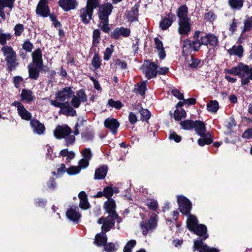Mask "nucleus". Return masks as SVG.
I'll list each match as a JSON object with an SVG mask.
<instances>
[{
  "mask_svg": "<svg viewBox=\"0 0 252 252\" xmlns=\"http://www.w3.org/2000/svg\"><path fill=\"white\" fill-rule=\"evenodd\" d=\"M103 191L104 193V196L108 199V200L113 194L112 189L108 186L105 187Z\"/></svg>",
  "mask_w": 252,
  "mask_h": 252,
  "instance_id": "obj_57",
  "label": "nucleus"
},
{
  "mask_svg": "<svg viewBox=\"0 0 252 252\" xmlns=\"http://www.w3.org/2000/svg\"><path fill=\"white\" fill-rule=\"evenodd\" d=\"M32 62L34 65H37L38 68H42L43 60L41 51L39 49L35 50L32 54Z\"/></svg>",
  "mask_w": 252,
  "mask_h": 252,
  "instance_id": "obj_24",
  "label": "nucleus"
},
{
  "mask_svg": "<svg viewBox=\"0 0 252 252\" xmlns=\"http://www.w3.org/2000/svg\"><path fill=\"white\" fill-rule=\"evenodd\" d=\"M85 121L82 120L80 121L79 122L77 123L74 127V134L75 135H78L79 133V128H80V130H83V128H81V127L83 128L84 123Z\"/></svg>",
  "mask_w": 252,
  "mask_h": 252,
  "instance_id": "obj_56",
  "label": "nucleus"
},
{
  "mask_svg": "<svg viewBox=\"0 0 252 252\" xmlns=\"http://www.w3.org/2000/svg\"><path fill=\"white\" fill-rule=\"evenodd\" d=\"M30 125L34 133L38 135L42 134L44 133L45 127L38 121L32 120L31 121Z\"/></svg>",
  "mask_w": 252,
  "mask_h": 252,
  "instance_id": "obj_25",
  "label": "nucleus"
},
{
  "mask_svg": "<svg viewBox=\"0 0 252 252\" xmlns=\"http://www.w3.org/2000/svg\"><path fill=\"white\" fill-rule=\"evenodd\" d=\"M194 121L191 120H186L181 121L180 122V126L182 127L185 130H190L193 128Z\"/></svg>",
  "mask_w": 252,
  "mask_h": 252,
  "instance_id": "obj_43",
  "label": "nucleus"
},
{
  "mask_svg": "<svg viewBox=\"0 0 252 252\" xmlns=\"http://www.w3.org/2000/svg\"><path fill=\"white\" fill-rule=\"evenodd\" d=\"M201 43L204 45H210L212 46H216L218 45V40L216 36L213 34H205L202 35Z\"/></svg>",
  "mask_w": 252,
  "mask_h": 252,
  "instance_id": "obj_19",
  "label": "nucleus"
},
{
  "mask_svg": "<svg viewBox=\"0 0 252 252\" xmlns=\"http://www.w3.org/2000/svg\"><path fill=\"white\" fill-rule=\"evenodd\" d=\"M252 28V17L248 18L244 22V30L250 31Z\"/></svg>",
  "mask_w": 252,
  "mask_h": 252,
  "instance_id": "obj_60",
  "label": "nucleus"
},
{
  "mask_svg": "<svg viewBox=\"0 0 252 252\" xmlns=\"http://www.w3.org/2000/svg\"><path fill=\"white\" fill-rule=\"evenodd\" d=\"M64 139H65L67 146H69L70 145L73 144L75 140V136L73 135H70V134L66 137H64Z\"/></svg>",
  "mask_w": 252,
  "mask_h": 252,
  "instance_id": "obj_61",
  "label": "nucleus"
},
{
  "mask_svg": "<svg viewBox=\"0 0 252 252\" xmlns=\"http://www.w3.org/2000/svg\"><path fill=\"white\" fill-rule=\"evenodd\" d=\"M12 37L10 33L0 32V44L3 46L5 45L7 40H9Z\"/></svg>",
  "mask_w": 252,
  "mask_h": 252,
  "instance_id": "obj_44",
  "label": "nucleus"
},
{
  "mask_svg": "<svg viewBox=\"0 0 252 252\" xmlns=\"http://www.w3.org/2000/svg\"><path fill=\"white\" fill-rule=\"evenodd\" d=\"M178 203L180 211L184 215H189V213L191 208L190 202L184 196H178Z\"/></svg>",
  "mask_w": 252,
  "mask_h": 252,
  "instance_id": "obj_8",
  "label": "nucleus"
},
{
  "mask_svg": "<svg viewBox=\"0 0 252 252\" xmlns=\"http://www.w3.org/2000/svg\"><path fill=\"white\" fill-rule=\"evenodd\" d=\"M195 46L192 42L189 39H186L183 41L182 46V52L184 56H187L189 54L191 53L192 51H195L194 48Z\"/></svg>",
  "mask_w": 252,
  "mask_h": 252,
  "instance_id": "obj_23",
  "label": "nucleus"
},
{
  "mask_svg": "<svg viewBox=\"0 0 252 252\" xmlns=\"http://www.w3.org/2000/svg\"><path fill=\"white\" fill-rule=\"evenodd\" d=\"M108 104L111 107H114L116 109H120L122 107L123 104L120 101H115L110 99L108 101Z\"/></svg>",
  "mask_w": 252,
  "mask_h": 252,
  "instance_id": "obj_55",
  "label": "nucleus"
},
{
  "mask_svg": "<svg viewBox=\"0 0 252 252\" xmlns=\"http://www.w3.org/2000/svg\"><path fill=\"white\" fill-rule=\"evenodd\" d=\"M194 251L198 250L199 252H219V251L214 248H209L207 245L204 244L201 239L195 240L193 244Z\"/></svg>",
  "mask_w": 252,
  "mask_h": 252,
  "instance_id": "obj_16",
  "label": "nucleus"
},
{
  "mask_svg": "<svg viewBox=\"0 0 252 252\" xmlns=\"http://www.w3.org/2000/svg\"><path fill=\"white\" fill-rule=\"evenodd\" d=\"M113 8L112 4L110 3L102 4L99 7L98 15L101 22H105L106 23L107 22L108 17L111 13Z\"/></svg>",
  "mask_w": 252,
  "mask_h": 252,
  "instance_id": "obj_7",
  "label": "nucleus"
},
{
  "mask_svg": "<svg viewBox=\"0 0 252 252\" xmlns=\"http://www.w3.org/2000/svg\"><path fill=\"white\" fill-rule=\"evenodd\" d=\"M138 14V6L137 5H135L130 10L127 11L125 14L128 21L131 22L137 20Z\"/></svg>",
  "mask_w": 252,
  "mask_h": 252,
  "instance_id": "obj_30",
  "label": "nucleus"
},
{
  "mask_svg": "<svg viewBox=\"0 0 252 252\" xmlns=\"http://www.w3.org/2000/svg\"><path fill=\"white\" fill-rule=\"evenodd\" d=\"M18 113L23 120L29 121L32 118V114L24 106L18 110Z\"/></svg>",
  "mask_w": 252,
  "mask_h": 252,
  "instance_id": "obj_37",
  "label": "nucleus"
},
{
  "mask_svg": "<svg viewBox=\"0 0 252 252\" xmlns=\"http://www.w3.org/2000/svg\"><path fill=\"white\" fill-rule=\"evenodd\" d=\"M29 77L32 79L36 80L39 75V71L42 68H39L37 65L30 63L28 65Z\"/></svg>",
  "mask_w": 252,
  "mask_h": 252,
  "instance_id": "obj_29",
  "label": "nucleus"
},
{
  "mask_svg": "<svg viewBox=\"0 0 252 252\" xmlns=\"http://www.w3.org/2000/svg\"><path fill=\"white\" fill-rule=\"evenodd\" d=\"M157 215H155L151 217L147 223L144 222H141L140 223L142 233L144 235H146L149 231L152 230L156 227L157 221Z\"/></svg>",
  "mask_w": 252,
  "mask_h": 252,
  "instance_id": "obj_13",
  "label": "nucleus"
},
{
  "mask_svg": "<svg viewBox=\"0 0 252 252\" xmlns=\"http://www.w3.org/2000/svg\"><path fill=\"white\" fill-rule=\"evenodd\" d=\"M189 66L191 68H196L201 66V61L199 59L191 57L190 62L189 63Z\"/></svg>",
  "mask_w": 252,
  "mask_h": 252,
  "instance_id": "obj_46",
  "label": "nucleus"
},
{
  "mask_svg": "<svg viewBox=\"0 0 252 252\" xmlns=\"http://www.w3.org/2000/svg\"><path fill=\"white\" fill-rule=\"evenodd\" d=\"M178 32L180 35V40L183 37L188 36L191 32V24L190 21H178Z\"/></svg>",
  "mask_w": 252,
  "mask_h": 252,
  "instance_id": "obj_10",
  "label": "nucleus"
},
{
  "mask_svg": "<svg viewBox=\"0 0 252 252\" xmlns=\"http://www.w3.org/2000/svg\"><path fill=\"white\" fill-rule=\"evenodd\" d=\"M50 102L51 105L60 108L59 111L60 114L70 116L76 115V111L69 105L68 101L61 102L57 100H50Z\"/></svg>",
  "mask_w": 252,
  "mask_h": 252,
  "instance_id": "obj_6",
  "label": "nucleus"
},
{
  "mask_svg": "<svg viewBox=\"0 0 252 252\" xmlns=\"http://www.w3.org/2000/svg\"><path fill=\"white\" fill-rule=\"evenodd\" d=\"M82 155L83 158L90 160L92 157V153L91 150L89 148H85L82 151Z\"/></svg>",
  "mask_w": 252,
  "mask_h": 252,
  "instance_id": "obj_59",
  "label": "nucleus"
},
{
  "mask_svg": "<svg viewBox=\"0 0 252 252\" xmlns=\"http://www.w3.org/2000/svg\"><path fill=\"white\" fill-rule=\"evenodd\" d=\"M82 138L85 140H90L94 137V132L90 128L86 127L81 132Z\"/></svg>",
  "mask_w": 252,
  "mask_h": 252,
  "instance_id": "obj_38",
  "label": "nucleus"
},
{
  "mask_svg": "<svg viewBox=\"0 0 252 252\" xmlns=\"http://www.w3.org/2000/svg\"><path fill=\"white\" fill-rule=\"evenodd\" d=\"M74 92L70 87H65L56 94V99L57 101H64L71 98Z\"/></svg>",
  "mask_w": 252,
  "mask_h": 252,
  "instance_id": "obj_12",
  "label": "nucleus"
},
{
  "mask_svg": "<svg viewBox=\"0 0 252 252\" xmlns=\"http://www.w3.org/2000/svg\"><path fill=\"white\" fill-rule=\"evenodd\" d=\"M106 242L103 244L105 251L106 252H115L117 250V248L115 245L112 243H109L106 244Z\"/></svg>",
  "mask_w": 252,
  "mask_h": 252,
  "instance_id": "obj_47",
  "label": "nucleus"
},
{
  "mask_svg": "<svg viewBox=\"0 0 252 252\" xmlns=\"http://www.w3.org/2000/svg\"><path fill=\"white\" fill-rule=\"evenodd\" d=\"M47 3V0H40L36 9V14L38 16L46 17L49 15L50 10Z\"/></svg>",
  "mask_w": 252,
  "mask_h": 252,
  "instance_id": "obj_14",
  "label": "nucleus"
},
{
  "mask_svg": "<svg viewBox=\"0 0 252 252\" xmlns=\"http://www.w3.org/2000/svg\"><path fill=\"white\" fill-rule=\"evenodd\" d=\"M210 135H209V137H205L204 138H200L198 140V144L200 146H203L205 144H210L212 142V140L210 137Z\"/></svg>",
  "mask_w": 252,
  "mask_h": 252,
  "instance_id": "obj_54",
  "label": "nucleus"
},
{
  "mask_svg": "<svg viewBox=\"0 0 252 252\" xmlns=\"http://www.w3.org/2000/svg\"><path fill=\"white\" fill-rule=\"evenodd\" d=\"M130 33V31L127 28H117L112 33V36L116 39L119 38L121 36L124 37H128Z\"/></svg>",
  "mask_w": 252,
  "mask_h": 252,
  "instance_id": "obj_27",
  "label": "nucleus"
},
{
  "mask_svg": "<svg viewBox=\"0 0 252 252\" xmlns=\"http://www.w3.org/2000/svg\"><path fill=\"white\" fill-rule=\"evenodd\" d=\"M193 128L194 129L196 133L201 137H204L206 132L205 125L200 121H195L193 125Z\"/></svg>",
  "mask_w": 252,
  "mask_h": 252,
  "instance_id": "obj_26",
  "label": "nucleus"
},
{
  "mask_svg": "<svg viewBox=\"0 0 252 252\" xmlns=\"http://www.w3.org/2000/svg\"><path fill=\"white\" fill-rule=\"evenodd\" d=\"M93 43L94 44H97L99 42L100 39V31L99 30H94L93 32Z\"/></svg>",
  "mask_w": 252,
  "mask_h": 252,
  "instance_id": "obj_58",
  "label": "nucleus"
},
{
  "mask_svg": "<svg viewBox=\"0 0 252 252\" xmlns=\"http://www.w3.org/2000/svg\"><path fill=\"white\" fill-rule=\"evenodd\" d=\"M66 217L71 220L78 222L81 217L80 214L76 210V208L71 207L66 212Z\"/></svg>",
  "mask_w": 252,
  "mask_h": 252,
  "instance_id": "obj_28",
  "label": "nucleus"
},
{
  "mask_svg": "<svg viewBox=\"0 0 252 252\" xmlns=\"http://www.w3.org/2000/svg\"><path fill=\"white\" fill-rule=\"evenodd\" d=\"M154 41L159 58L161 59H164L165 57V53L162 41L158 37L154 38Z\"/></svg>",
  "mask_w": 252,
  "mask_h": 252,
  "instance_id": "obj_32",
  "label": "nucleus"
},
{
  "mask_svg": "<svg viewBox=\"0 0 252 252\" xmlns=\"http://www.w3.org/2000/svg\"><path fill=\"white\" fill-rule=\"evenodd\" d=\"M78 197L80 199V207L83 209H87L89 208L90 205L88 201L87 195L85 191H81L79 193Z\"/></svg>",
  "mask_w": 252,
  "mask_h": 252,
  "instance_id": "obj_33",
  "label": "nucleus"
},
{
  "mask_svg": "<svg viewBox=\"0 0 252 252\" xmlns=\"http://www.w3.org/2000/svg\"><path fill=\"white\" fill-rule=\"evenodd\" d=\"M14 34L16 36H19L21 35L24 31V27L23 25L18 24L15 25L14 28Z\"/></svg>",
  "mask_w": 252,
  "mask_h": 252,
  "instance_id": "obj_50",
  "label": "nucleus"
},
{
  "mask_svg": "<svg viewBox=\"0 0 252 252\" xmlns=\"http://www.w3.org/2000/svg\"><path fill=\"white\" fill-rule=\"evenodd\" d=\"M22 99L29 102L35 100V97L33 95L31 90L24 89L21 94Z\"/></svg>",
  "mask_w": 252,
  "mask_h": 252,
  "instance_id": "obj_36",
  "label": "nucleus"
},
{
  "mask_svg": "<svg viewBox=\"0 0 252 252\" xmlns=\"http://www.w3.org/2000/svg\"><path fill=\"white\" fill-rule=\"evenodd\" d=\"M207 106L209 111L216 112L219 109V103L216 100L210 101Z\"/></svg>",
  "mask_w": 252,
  "mask_h": 252,
  "instance_id": "obj_42",
  "label": "nucleus"
},
{
  "mask_svg": "<svg viewBox=\"0 0 252 252\" xmlns=\"http://www.w3.org/2000/svg\"><path fill=\"white\" fill-rule=\"evenodd\" d=\"M104 125L107 128L110 129L113 134H116L120 126V123L115 119L107 118L104 121Z\"/></svg>",
  "mask_w": 252,
  "mask_h": 252,
  "instance_id": "obj_18",
  "label": "nucleus"
},
{
  "mask_svg": "<svg viewBox=\"0 0 252 252\" xmlns=\"http://www.w3.org/2000/svg\"><path fill=\"white\" fill-rule=\"evenodd\" d=\"M136 241L131 240L128 241L124 248V252H131V249L135 246Z\"/></svg>",
  "mask_w": 252,
  "mask_h": 252,
  "instance_id": "obj_49",
  "label": "nucleus"
},
{
  "mask_svg": "<svg viewBox=\"0 0 252 252\" xmlns=\"http://www.w3.org/2000/svg\"><path fill=\"white\" fill-rule=\"evenodd\" d=\"M99 4L98 0H87V6L94 11V9L97 7Z\"/></svg>",
  "mask_w": 252,
  "mask_h": 252,
  "instance_id": "obj_51",
  "label": "nucleus"
},
{
  "mask_svg": "<svg viewBox=\"0 0 252 252\" xmlns=\"http://www.w3.org/2000/svg\"><path fill=\"white\" fill-rule=\"evenodd\" d=\"M14 2L15 0H0V6L12 9Z\"/></svg>",
  "mask_w": 252,
  "mask_h": 252,
  "instance_id": "obj_48",
  "label": "nucleus"
},
{
  "mask_svg": "<svg viewBox=\"0 0 252 252\" xmlns=\"http://www.w3.org/2000/svg\"><path fill=\"white\" fill-rule=\"evenodd\" d=\"M187 223V227L190 231H193L198 236H203V239H206L208 237L206 234V226L203 224H198L195 216L190 215L188 218Z\"/></svg>",
  "mask_w": 252,
  "mask_h": 252,
  "instance_id": "obj_4",
  "label": "nucleus"
},
{
  "mask_svg": "<svg viewBox=\"0 0 252 252\" xmlns=\"http://www.w3.org/2000/svg\"><path fill=\"white\" fill-rule=\"evenodd\" d=\"M228 3L230 6L233 9L239 10L243 6V0H229Z\"/></svg>",
  "mask_w": 252,
  "mask_h": 252,
  "instance_id": "obj_39",
  "label": "nucleus"
},
{
  "mask_svg": "<svg viewBox=\"0 0 252 252\" xmlns=\"http://www.w3.org/2000/svg\"><path fill=\"white\" fill-rule=\"evenodd\" d=\"M107 173V167L104 165L102 166L95 170L94 178L95 180L103 179Z\"/></svg>",
  "mask_w": 252,
  "mask_h": 252,
  "instance_id": "obj_34",
  "label": "nucleus"
},
{
  "mask_svg": "<svg viewBox=\"0 0 252 252\" xmlns=\"http://www.w3.org/2000/svg\"><path fill=\"white\" fill-rule=\"evenodd\" d=\"M188 13V7L186 5L179 7L177 10V16L179 19L178 21H190V19L187 16Z\"/></svg>",
  "mask_w": 252,
  "mask_h": 252,
  "instance_id": "obj_31",
  "label": "nucleus"
},
{
  "mask_svg": "<svg viewBox=\"0 0 252 252\" xmlns=\"http://www.w3.org/2000/svg\"><path fill=\"white\" fill-rule=\"evenodd\" d=\"M93 66L95 68H98L101 64V61L97 54H95L92 61Z\"/></svg>",
  "mask_w": 252,
  "mask_h": 252,
  "instance_id": "obj_53",
  "label": "nucleus"
},
{
  "mask_svg": "<svg viewBox=\"0 0 252 252\" xmlns=\"http://www.w3.org/2000/svg\"><path fill=\"white\" fill-rule=\"evenodd\" d=\"M89 160L85 158H82L79 162L78 166H71L67 169L66 172L69 175H74L80 173L81 169L87 168L89 164Z\"/></svg>",
  "mask_w": 252,
  "mask_h": 252,
  "instance_id": "obj_11",
  "label": "nucleus"
},
{
  "mask_svg": "<svg viewBox=\"0 0 252 252\" xmlns=\"http://www.w3.org/2000/svg\"><path fill=\"white\" fill-rule=\"evenodd\" d=\"M93 10L86 6L79 10V15L81 21L85 24L90 23L92 18Z\"/></svg>",
  "mask_w": 252,
  "mask_h": 252,
  "instance_id": "obj_17",
  "label": "nucleus"
},
{
  "mask_svg": "<svg viewBox=\"0 0 252 252\" xmlns=\"http://www.w3.org/2000/svg\"><path fill=\"white\" fill-rule=\"evenodd\" d=\"M112 216H108L106 218L101 217L97 220L98 224H102L101 226L102 232L97 234L95 237L94 243L97 246L100 247L105 243L107 240V238L106 232L109 231L115 224V220Z\"/></svg>",
  "mask_w": 252,
  "mask_h": 252,
  "instance_id": "obj_1",
  "label": "nucleus"
},
{
  "mask_svg": "<svg viewBox=\"0 0 252 252\" xmlns=\"http://www.w3.org/2000/svg\"><path fill=\"white\" fill-rule=\"evenodd\" d=\"M249 71L248 65L244 64L243 63H239L237 66L232 67L231 69H226L224 70L225 73L238 76L241 79V85L244 86L249 83L248 78H247Z\"/></svg>",
  "mask_w": 252,
  "mask_h": 252,
  "instance_id": "obj_2",
  "label": "nucleus"
},
{
  "mask_svg": "<svg viewBox=\"0 0 252 252\" xmlns=\"http://www.w3.org/2000/svg\"><path fill=\"white\" fill-rule=\"evenodd\" d=\"M146 90V82H143L140 85H138V88L135 89V91L137 92L141 95L143 96L145 94V91Z\"/></svg>",
  "mask_w": 252,
  "mask_h": 252,
  "instance_id": "obj_52",
  "label": "nucleus"
},
{
  "mask_svg": "<svg viewBox=\"0 0 252 252\" xmlns=\"http://www.w3.org/2000/svg\"><path fill=\"white\" fill-rule=\"evenodd\" d=\"M186 116V111L181 109V110H176L174 112V117L176 121H180L182 118Z\"/></svg>",
  "mask_w": 252,
  "mask_h": 252,
  "instance_id": "obj_45",
  "label": "nucleus"
},
{
  "mask_svg": "<svg viewBox=\"0 0 252 252\" xmlns=\"http://www.w3.org/2000/svg\"><path fill=\"white\" fill-rule=\"evenodd\" d=\"M71 130L67 126H59L54 131V136L56 138L63 139L71 133Z\"/></svg>",
  "mask_w": 252,
  "mask_h": 252,
  "instance_id": "obj_15",
  "label": "nucleus"
},
{
  "mask_svg": "<svg viewBox=\"0 0 252 252\" xmlns=\"http://www.w3.org/2000/svg\"><path fill=\"white\" fill-rule=\"evenodd\" d=\"M158 66L154 63H147L143 65L142 69L146 77L150 79L156 76Z\"/></svg>",
  "mask_w": 252,
  "mask_h": 252,
  "instance_id": "obj_9",
  "label": "nucleus"
},
{
  "mask_svg": "<svg viewBox=\"0 0 252 252\" xmlns=\"http://www.w3.org/2000/svg\"><path fill=\"white\" fill-rule=\"evenodd\" d=\"M147 206L152 210H156L158 207V202L156 200H148L147 202Z\"/></svg>",
  "mask_w": 252,
  "mask_h": 252,
  "instance_id": "obj_64",
  "label": "nucleus"
},
{
  "mask_svg": "<svg viewBox=\"0 0 252 252\" xmlns=\"http://www.w3.org/2000/svg\"><path fill=\"white\" fill-rule=\"evenodd\" d=\"M228 51L230 54L235 55L240 57L243 54V49L242 46H234L229 49Z\"/></svg>",
  "mask_w": 252,
  "mask_h": 252,
  "instance_id": "obj_40",
  "label": "nucleus"
},
{
  "mask_svg": "<svg viewBox=\"0 0 252 252\" xmlns=\"http://www.w3.org/2000/svg\"><path fill=\"white\" fill-rule=\"evenodd\" d=\"M176 17L172 13H169L167 17L163 18L159 24V26L162 30H165L170 27L172 23L175 20Z\"/></svg>",
  "mask_w": 252,
  "mask_h": 252,
  "instance_id": "obj_21",
  "label": "nucleus"
},
{
  "mask_svg": "<svg viewBox=\"0 0 252 252\" xmlns=\"http://www.w3.org/2000/svg\"><path fill=\"white\" fill-rule=\"evenodd\" d=\"M249 71L248 65L244 64L243 63H239L237 66L232 67L231 69H226L224 70L225 73L238 76L241 79V85L244 86L249 83L248 78H247Z\"/></svg>",
  "mask_w": 252,
  "mask_h": 252,
  "instance_id": "obj_3",
  "label": "nucleus"
},
{
  "mask_svg": "<svg viewBox=\"0 0 252 252\" xmlns=\"http://www.w3.org/2000/svg\"><path fill=\"white\" fill-rule=\"evenodd\" d=\"M1 51L8 67L11 68L15 67L18 65V63L16 54L13 49L11 46L4 45L1 47Z\"/></svg>",
  "mask_w": 252,
  "mask_h": 252,
  "instance_id": "obj_5",
  "label": "nucleus"
},
{
  "mask_svg": "<svg viewBox=\"0 0 252 252\" xmlns=\"http://www.w3.org/2000/svg\"><path fill=\"white\" fill-rule=\"evenodd\" d=\"M59 4L65 11L75 9L77 5L75 0H59Z\"/></svg>",
  "mask_w": 252,
  "mask_h": 252,
  "instance_id": "obj_22",
  "label": "nucleus"
},
{
  "mask_svg": "<svg viewBox=\"0 0 252 252\" xmlns=\"http://www.w3.org/2000/svg\"><path fill=\"white\" fill-rule=\"evenodd\" d=\"M200 32V31H196L193 36L194 40L192 42L195 45L194 46V48H195V51H198L199 50L201 45H203V44L201 43L202 35L200 37L199 36Z\"/></svg>",
  "mask_w": 252,
  "mask_h": 252,
  "instance_id": "obj_35",
  "label": "nucleus"
},
{
  "mask_svg": "<svg viewBox=\"0 0 252 252\" xmlns=\"http://www.w3.org/2000/svg\"><path fill=\"white\" fill-rule=\"evenodd\" d=\"M171 94L180 100H183L184 98L183 94L176 89H173L171 91Z\"/></svg>",
  "mask_w": 252,
  "mask_h": 252,
  "instance_id": "obj_63",
  "label": "nucleus"
},
{
  "mask_svg": "<svg viewBox=\"0 0 252 252\" xmlns=\"http://www.w3.org/2000/svg\"><path fill=\"white\" fill-rule=\"evenodd\" d=\"M113 52L112 47L107 48L104 53V60L108 61L110 59L111 54Z\"/></svg>",
  "mask_w": 252,
  "mask_h": 252,
  "instance_id": "obj_62",
  "label": "nucleus"
},
{
  "mask_svg": "<svg viewBox=\"0 0 252 252\" xmlns=\"http://www.w3.org/2000/svg\"><path fill=\"white\" fill-rule=\"evenodd\" d=\"M104 208L109 216L113 217V219L118 218V215L115 212V203L112 199H109L105 203Z\"/></svg>",
  "mask_w": 252,
  "mask_h": 252,
  "instance_id": "obj_20",
  "label": "nucleus"
},
{
  "mask_svg": "<svg viewBox=\"0 0 252 252\" xmlns=\"http://www.w3.org/2000/svg\"><path fill=\"white\" fill-rule=\"evenodd\" d=\"M141 118L140 119L142 121H147L149 120L151 117V113L147 109L141 108L139 111Z\"/></svg>",
  "mask_w": 252,
  "mask_h": 252,
  "instance_id": "obj_41",
  "label": "nucleus"
}]
</instances>
